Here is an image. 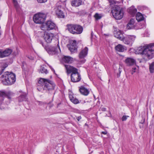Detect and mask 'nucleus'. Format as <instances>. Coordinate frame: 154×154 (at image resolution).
Masks as SVG:
<instances>
[{"mask_svg": "<svg viewBox=\"0 0 154 154\" xmlns=\"http://www.w3.org/2000/svg\"><path fill=\"white\" fill-rule=\"evenodd\" d=\"M135 21L134 19H131L127 25V28L128 29H131L134 28L135 26Z\"/></svg>", "mask_w": 154, "mask_h": 154, "instance_id": "4be33fe9", "label": "nucleus"}, {"mask_svg": "<svg viewBox=\"0 0 154 154\" xmlns=\"http://www.w3.org/2000/svg\"><path fill=\"white\" fill-rule=\"evenodd\" d=\"M56 85L52 81L49 79L43 78H39L37 84V89L39 91L45 90L48 93L54 92Z\"/></svg>", "mask_w": 154, "mask_h": 154, "instance_id": "f03ea898", "label": "nucleus"}, {"mask_svg": "<svg viewBox=\"0 0 154 154\" xmlns=\"http://www.w3.org/2000/svg\"><path fill=\"white\" fill-rule=\"evenodd\" d=\"M37 2L39 3H43L46 2L47 0H37Z\"/></svg>", "mask_w": 154, "mask_h": 154, "instance_id": "c9c22d12", "label": "nucleus"}, {"mask_svg": "<svg viewBox=\"0 0 154 154\" xmlns=\"http://www.w3.org/2000/svg\"><path fill=\"white\" fill-rule=\"evenodd\" d=\"M140 14L141 15H140L139 16L136 15V19L138 22L143 20L144 19V17L142 15V14Z\"/></svg>", "mask_w": 154, "mask_h": 154, "instance_id": "7c9ffc66", "label": "nucleus"}, {"mask_svg": "<svg viewBox=\"0 0 154 154\" xmlns=\"http://www.w3.org/2000/svg\"><path fill=\"white\" fill-rule=\"evenodd\" d=\"M85 126H88V125L86 123H85Z\"/></svg>", "mask_w": 154, "mask_h": 154, "instance_id": "603ef678", "label": "nucleus"}, {"mask_svg": "<svg viewBox=\"0 0 154 154\" xmlns=\"http://www.w3.org/2000/svg\"><path fill=\"white\" fill-rule=\"evenodd\" d=\"M136 37L134 35H127L124 36L122 41L125 44L131 46L134 41Z\"/></svg>", "mask_w": 154, "mask_h": 154, "instance_id": "6e6552de", "label": "nucleus"}, {"mask_svg": "<svg viewBox=\"0 0 154 154\" xmlns=\"http://www.w3.org/2000/svg\"><path fill=\"white\" fill-rule=\"evenodd\" d=\"M83 3L82 0H72L71 2L72 6L75 7H79Z\"/></svg>", "mask_w": 154, "mask_h": 154, "instance_id": "aec40b11", "label": "nucleus"}, {"mask_svg": "<svg viewBox=\"0 0 154 154\" xmlns=\"http://www.w3.org/2000/svg\"><path fill=\"white\" fill-rule=\"evenodd\" d=\"M124 62L127 66H132L134 65L136 60L134 59L131 57H127L124 60Z\"/></svg>", "mask_w": 154, "mask_h": 154, "instance_id": "f3484780", "label": "nucleus"}, {"mask_svg": "<svg viewBox=\"0 0 154 154\" xmlns=\"http://www.w3.org/2000/svg\"><path fill=\"white\" fill-rule=\"evenodd\" d=\"M91 38H92V37H93V32H92L91 33Z\"/></svg>", "mask_w": 154, "mask_h": 154, "instance_id": "8fccbe9b", "label": "nucleus"}, {"mask_svg": "<svg viewBox=\"0 0 154 154\" xmlns=\"http://www.w3.org/2000/svg\"><path fill=\"white\" fill-rule=\"evenodd\" d=\"M13 4L16 10L18 11L20 9V7L18 2L17 0L13 1Z\"/></svg>", "mask_w": 154, "mask_h": 154, "instance_id": "bb28decb", "label": "nucleus"}, {"mask_svg": "<svg viewBox=\"0 0 154 154\" xmlns=\"http://www.w3.org/2000/svg\"><path fill=\"white\" fill-rule=\"evenodd\" d=\"M72 58L69 56H64L62 58V60L66 63H72Z\"/></svg>", "mask_w": 154, "mask_h": 154, "instance_id": "a878e982", "label": "nucleus"}, {"mask_svg": "<svg viewBox=\"0 0 154 154\" xmlns=\"http://www.w3.org/2000/svg\"><path fill=\"white\" fill-rule=\"evenodd\" d=\"M80 12L81 14H83V15L86 14L87 13L85 12L84 10H82L80 11Z\"/></svg>", "mask_w": 154, "mask_h": 154, "instance_id": "58836bf2", "label": "nucleus"}, {"mask_svg": "<svg viewBox=\"0 0 154 154\" xmlns=\"http://www.w3.org/2000/svg\"><path fill=\"white\" fill-rule=\"evenodd\" d=\"M88 51V48L87 47H85V48L81 50L79 55L80 59H83L87 55Z\"/></svg>", "mask_w": 154, "mask_h": 154, "instance_id": "dca6fc26", "label": "nucleus"}, {"mask_svg": "<svg viewBox=\"0 0 154 154\" xmlns=\"http://www.w3.org/2000/svg\"><path fill=\"white\" fill-rule=\"evenodd\" d=\"M119 73H118L117 74V78L119 77L120 76V74H121V71L120 70H119Z\"/></svg>", "mask_w": 154, "mask_h": 154, "instance_id": "ea45409f", "label": "nucleus"}, {"mask_svg": "<svg viewBox=\"0 0 154 154\" xmlns=\"http://www.w3.org/2000/svg\"><path fill=\"white\" fill-rule=\"evenodd\" d=\"M107 133V131H102L101 132V134H106Z\"/></svg>", "mask_w": 154, "mask_h": 154, "instance_id": "49530a36", "label": "nucleus"}, {"mask_svg": "<svg viewBox=\"0 0 154 154\" xmlns=\"http://www.w3.org/2000/svg\"><path fill=\"white\" fill-rule=\"evenodd\" d=\"M96 20H98L100 19L102 17V16L101 14H99L98 13H96L94 16Z\"/></svg>", "mask_w": 154, "mask_h": 154, "instance_id": "cd10ccee", "label": "nucleus"}, {"mask_svg": "<svg viewBox=\"0 0 154 154\" xmlns=\"http://www.w3.org/2000/svg\"><path fill=\"white\" fill-rule=\"evenodd\" d=\"M69 98L71 101L72 100V99L73 98V96L72 94H69Z\"/></svg>", "mask_w": 154, "mask_h": 154, "instance_id": "4c0bfd02", "label": "nucleus"}, {"mask_svg": "<svg viewBox=\"0 0 154 154\" xmlns=\"http://www.w3.org/2000/svg\"><path fill=\"white\" fill-rule=\"evenodd\" d=\"M81 119H82V117L81 116H79L77 117H76V119L78 121H79Z\"/></svg>", "mask_w": 154, "mask_h": 154, "instance_id": "a19ab883", "label": "nucleus"}, {"mask_svg": "<svg viewBox=\"0 0 154 154\" xmlns=\"http://www.w3.org/2000/svg\"><path fill=\"white\" fill-rule=\"evenodd\" d=\"M149 68L150 73L154 72V62L150 65Z\"/></svg>", "mask_w": 154, "mask_h": 154, "instance_id": "c85d7f7f", "label": "nucleus"}, {"mask_svg": "<svg viewBox=\"0 0 154 154\" xmlns=\"http://www.w3.org/2000/svg\"><path fill=\"white\" fill-rule=\"evenodd\" d=\"M18 99L19 102L27 101V98L26 97V93H22L21 95L19 96Z\"/></svg>", "mask_w": 154, "mask_h": 154, "instance_id": "b1692460", "label": "nucleus"}, {"mask_svg": "<svg viewBox=\"0 0 154 154\" xmlns=\"http://www.w3.org/2000/svg\"><path fill=\"white\" fill-rule=\"evenodd\" d=\"M49 66L50 68H51L52 66H50L48 64H47Z\"/></svg>", "mask_w": 154, "mask_h": 154, "instance_id": "864d4df0", "label": "nucleus"}, {"mask_svg": "<svg viewBox=\"0 0 154 154\" xmlns=\"http://www.w3.org/2000/svg\"><path fill=\"white\" fill-rule=\"evenodd\" d=\"M139 126L140 128H142L143 127V125L142 124H139Z\"/></svg>", "mask_w": 154, "mask_h": 154, "instance_id": "c03bdc74", "label": "nucleus"}, {"mask_svg": "<svg viewBox=\"0 0 154 154\" xmlns=\"http://www.w3.org/2000/svg\"><path fill=\"white\" fill-rule=\"evenodd\" d=\"M44 38L47 43H50L54 37V35L51 33L45 32L44 34Z\"/></svg>", "mask_w": 154, "mask_h": 154, "instance_id": "4468645a", "label": "nucleus"}, {"mask_svg": "<svg viewBox=\"0 0 154 154\" xmlns=\"http://www.w3.org/2000/svg\"><path fill=\"white\" fill-rule=\"evenodd\" d=\"M14 96V94L10 91H6L2 90L0 91V97H7L9 99L11 98V97Z\"/></svg>", "mask_w": 154, "mask_h": 154, "instance_id": "ddd939ff", "label": "nucleus"}, {"mask_svg": "<svg viewBox=\"0 0 154 154\" xmlns=\"http://www.w3.org/2000/svg\"><path fill=\"white\" fill-rule=\"evenodd\" d=\"M127 11L130 15L134 16L136 13L137 10L134 7L132 6L128 8L127 9Z\"/></svg>", "mask_w": 154, "mask_h": 154, "instance_id": "5701e85b", "label": "nucleus"}, {"mask_svg": "<svg viewBox=\"0 0 154 154\" xmlns=\"http://www.w3.org/2000/svg\"><path fill=\"white\" fill-rule=\"evenodd\" d=\"M129 117L128 116L124 115L122 118V121H125L127 119V118Z\"/></svg>", "mask_w": 154, "mask_h": 154, "instance_id": "f704fd0d", "label": "nucleus"}, {"mask_svg": "<svg viewBox=\"0 0 154 154\" xmlns=\"http://www.w3.org/2000/svg\"><path fill=\"white\" fill-rule=\"evenodd\" d=\"M60 104V103H58L57 104V107H58V106H59V105Z\"/></svg>", "mask_w": 154, "mask_h": 154, "instance_id": "5fc2aeb1", "label": "nucleus"}, {"mask_svg": "<svg viewBox=\"0 0 154 154\" xmlns=\"http://www.w3.org/2000/svg\"><path fill=\"white\" fill-rule=\"evenodd\" d=\"M114 30V35L115 36L119 39L122 41L124 37L123 34L122 33V31L120 30L117 31H115V30Z\"/></svg>", "mask_w": 154, "mask_h": 154, "instance_id": "412c9836", "label": "nucleus"}, {"mask_svg": "<svg viewBox=\"0 0 154 154\" xmlns=\"http://www.w3.org/2000/svg\"><path fill=\"white\" fill-rule=\"evenodd\" d=\"M46 15L44 13H39L34 15L33 19L34 22L37 24H44L46 20Z\"/></svg>", "mask_w": 154, "mask_h": 154, "instance_id": "0eeeda50", "label": "nucleus"}, {"mask_svg": "<svg viewBox=\"0 0 154 154\" xmlns=\"http://www.w3.org/2000/svg\"><path fill=\"white\" fill-rule=\"evenodd\" d=\"M145 122V119H144L143 120H141V121L140 122V124H143Z\"/></svg>", "mask_w": 154, "mask_h": 154, "instance_id": "37998d69", "label": "nucleus"}, {"mask_svg": "<svg viewBox=\"0 0 154 154\" xmlns=\"http://www.w3.org/2000/svg\"><path fill=\"white\" fill-rule=\"evenodd\" d=\"M133 69L134 70H132V72H131V74L132 75H133V73L135 72V70L136 69V68H133Z\"/></svg>", "mask_w": 154, "mask_h": 154, "instance_id": "79ce46f5", "label": "nucleus"}, {"mask_svg": "<svg viewBox=\"0 0 154 154\" xmlns=\"http://www.w3.org/2000/svg\"><path fill=\"white\" fill-rule=\"evenodd\" d=\"M53 106V105L52 104H50V105H49V107H52V106Z\"/></svg>", "mask_w": 154, "mask_h": 154, "instance_id": "3c124183", "label": "nucleus"}, {"mask_svg": "<svg viewBox=\"0 0 154 154\" xmlns=\"http://www.w3.org/2000/svg\"><path fill=\"white\" fill-rule=\"evenodd\" d=\"M67 29L73 34H80L83 31V28L78 24H68L66 25Z\"/></svg>", "mask_w": 154, "mask_h": 154, "instance_id": "39448f33", "label": "nucleus"}, {"mask_svg": "<svg viewBox=\"0 0 154 154\" xmlns=\"http://www.w3.org/2000/svg\"><path fill=\"white\" fill-rule=\"evenodd\" d=\"M67 0H60V2H61V3L63 4L64 5H66V2Z\"/></svg>", "mask_w": 154, "mask_h": 154, "instance_id": "e433bc0d", "label": "nucleus"}, {"mask_svg": "<svg viewBox=\"0 0 154 154\" xmlns=\"http://www.w3.org/2000/svg\"><path fill=\"white\" fill-rule=\"evenodd\" d=\"M40 71L41 73H45L47 74L48 73V71L46 69H45L44 67L41 66L40 69Z\"/></svg>", "mask_w": 154, "mask_h": 154, "instance_id": "2f4dec72", "label": "nucleus"}, {"mask_svg": "<svg viewBox=\"0 0 154 154\" xmlns=\"http://www.w3.org/2000/svg\"><path fill=\"white\" fill-rule=\"evenodd\" d=\"M101 110L102 111H106V108H102V109H101Z\"/></svg>", "mask_w": 154, "mask_h": 154, "instance_id": "de8ad7c7", "label": "nucleus"}, {"mask_svg": "<svg viewBox=\"0 0 154 154\" xmlns=\"http://www.w3.org/2000/svg\"><path fill=\"white\" fill-rule=\"evenodd\" d=\"M8 66L7 64H4L1 67V71H0V75H1L4 71L5 69Z\"/></svg>", "mask_w": 154, "mask_h": 154, "instance_id": "c756f323", "label": "nucleus"}, {"mask_svg": "<svg viewBox=\"0 0 154 154\" xmlns=\"http://www.w3.org/2000/svg\"><path fill=\"white\" fill-rule=\"evenodd\" d=\"M138 54L141 55L146 61L150 60L154 56V43L145 44L139 47L136 51Z\"/></svg>", "mask_w": 154, "mask_h": 154, "instance_id": "f257e3e1", "label": "nucleus"}, {"mask_svg": "<svg viewBox=\"0 0 154 154\" xmlns=\"http://www.w3.org/2000/svg\"><path fill=\"white\" fill-rule=\"evenodd\" d=\"M45 28L46 30H50L55 29L56 25L51 20H48L42 25Z\"/></svg>", "mask_w": 154, "mask_h": 154, "instance_id": "9d476101", "label": "nucleus"}, {"mask_svg": "<svg viewBox=\"0 0 154 154\" xmlns=\"http://www.w3.org/2000/svg\"><path fill=\"white\" fill-rule=\"evenodd\" d=\"M1 78L3 79L2 83L6 85H11L16 81V75L11 72H5L1 76Z\"/></svg>", "mask_w": 154, "mask_h": 154, "instance_id": "7ed1b4c3", "label": "nucleus"}, {"mask_svg": "<svg viewBox=\"0 0 154 154\" xmlns=\"http://www.w3.org/2000/svg\"><path fill=\"white\" fill-rule=\"evenodd\" d=\"M115 50L119 52H123L126 49L121 44H119L115 47Z\"/></svg>", "mask_w": 154, "mask_h": 154, "instance_id": "393cba45", "label": "nucleus"}, {"mask_svg": "<svg viewBox=\"0 0 154 154\" xmlns=\"http://www.w3.org/2000/svg\"><path fill=\"white\" fill-rule=\"evenodd\" d=\"M111 12L113 17L117 20L121 19L124 15L123 9L117 5L112 8Z\"/></svg>", "mask_w": 154, "mask_h": 154, "instance_id": "20e7f679", "label": "nucleus"}, {"mask_svg": "<svg viewBox=\"0 0 154 154\" xmlns=\"http://www.w3.org/2000/svg\"><path fill=\"white\" fill-rule=\"evenodd\" d=\"M39 104L40 105H42L44 103L43 102L39 101L38 102Z\"/></svg>", "mask_w": 154, "mask_h": 154, "instance_id": "a18cd8bd", "label": "nucleus"}, {"mask_svg": "<svg viewBox=\"0 0 154 154\" xmlns=\"http://www.w3.org/2000/svg\"><path fill=\"white\" fill-rule=\"evenodd\" d=\"M71 81L73 82H79L81 79V76L80 74H76L71 75Z\"/></svg>", "mask_w": 154, "mask_h": 154, "instance_id": "6ab92c4d", "label": "nucleus"}, {"mask_svg": "<svg viewBox=\"0 0 154 154\" xmlns=\"http://www.w3.org/2000/svg\"><path fill=\"white\" fill-rule=\"evenodd\" d=\"M75 98L74 97H73V98L72 99L73 100H74V99H75Z\"/></svg>", "mask_w": 154, "mask_h": 154, "instance_id": "6e6d98bb", "label": "nucleus"}, {"mask_svg": "<svg viewBox=\"0 0 154 154\" xmlns=\"http://www.w3.org/2000/svg\"><path fill=\"white\" fill-rule=\"evenodd\" d=\"M65 67L66 69V72L68 74L71 73V75L79 74L78 71V69L73 66L65 65Z\"/></svg>", "mask_w": 154, "mask_h": 154, "instance_id": "9b49d317", "label": "nucleus"}, {"mask_svg": "<svg viewBox=\"0 0 154 154\" xmlns=\"http://www.w3.org/2000/svg\"><path fill=\"white\" fill-rule=\"evenodd\" d=\"M67 47L72 53L77 52V46L76 41L75 40L71 41L70 44L67 45Z\"/></svg>", "mask_w": 154, "mask_h": 154, "instance_id": "1a4fd4ad", "label": "nucleus"}, {"mask_svg": "<svg viewBox=\"0 0 154 154\" xmlns=\"http://www.w3.org/2000/svg\"><path fill=\"white\" fill-rule=\"evenodd\" d=\"M12 52V50L10 48H7L3 51H0V58H3L10 55Z\"/></svg>", "mask_w": 154, "mask_h": 154, "instance_id": "2eb2a0df", "label": "nucleus"}, {"mask_svg": "<svg viewBox=\"0 0 154 154\" xmlns=\"http://www.w3.org/2000/svg\"><path fill=\"white\" fill-rule=\"evenodd\" d=\"M79 91L84 96H87L89 94V91L84 86H81L79 87Z\"/></svg>", "mask_w": 154, "mask_h": 154, "instance_id": "a211bd4d", "label": "nucleus"}, {"mask_svg": "<svg viewBox=\"0 0 154 154\" xmlns=\"http://www.w3.org/2000/svg\"><path fill=\"white\" fill-rule=\"evenodd\" d=\"M71 101L75 104H77L79 103V100L76 98L74 99V100L72 99Z\"/></svg>", "mask_w": 154, "mask_h": 154, "instance_id": "473e14b6", "label": "nucleus"}, {"mask_svg": "<svg viewBox=\"0 0 154 154\" xmlns=\"http://www.w3.org/2000/svg\"><path fill=\"white\" fill-rule=\"evenodd\" d=\"M57 4L59 5V4H58V3H57ZM59 5H60V4H59Z\"/></svg>", "mask_w": 154, "mask_h": 154, "instance_id": "4d7b16f0", "label": "nucleus"}, {"mask_svg": "<svg viewBox=\"0 0 154 154\" xmlns=\"http://www.w3.org/2000/svg\"><path fill=\"white\" fill-rule=\"evenodd\" d=\"M108 1L110 5H113L116 3L114 0H108Z\"/></svg>", "mask_w": 154, "mask_h": 154, "instance_id": "72a5a7b5", "label": "nucleus"}, {"mask_svg": "<svg viewBox=\"0 0 154 154\" xmlns=\"http://www.w3.org/2000/svg\"><path fill=\"white\" fill-rule=\"evenodd\" d=\"M63 8L61 6V5H57L56 7L55 8V11L56 15L58 16V17L60 18H64L65 15L63 13L62 11Z\"/></svg>", "mask_w": 154, "mask_h": 154, "instance_id": "f8f14e48", "label": "nucleus"}, {"mask_svg": "<svg viewBox=\"0 0 154 154\" xmlns=\"http://www.w3.org/2000/svg\"><path fill=\"white\" fill-rule=\"evenodd\" d=\"M50 68L51 69V70L52 71H53L54 72V73H55V71L54 70L52 67H51V68Z\"/></svg>", "mask_w": 154, "mask_h": 154, "instance_id": "09e8293b", "label": "nucleus"}, {"mask_svg": "<svg viewBox=\"0 0 154 154\" xmlns=\"http://www.w3.org/2000/svg\"><path fill=\"white\" fill-rule=\"evenodd\" d=\"M56 46L52 47H48L44 45L43 42L41 41L40 44L44 47L45 50L47 52L50 54L54 55L57 54L58 53V50L60 51V49L59 45V42L58 41H56Z\"/></svg>", "mask_w": 154, "mask_h": 154, "instance_id": "423d86ee", "label": "nucleus"}]
</instances>
